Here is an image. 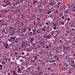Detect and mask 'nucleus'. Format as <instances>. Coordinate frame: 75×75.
<instances>
[{"label":"nucleus","instance_id":"nucleus-1","mask_svg":"<svg viewBox=\"0 0 75 75\" xmlns=\"http://www.w3.org/2000/svg\"><path fill=\"white\" fill-rule=\"evenodd\" d=\"M16 38V36H14V37L12 36L10 37V39H11V40H13V42H14L15 41V42L16 43H18V41L17 40H15Z\"/></svg>","mask_w":75,"mask_h":75},{"label":"nucleus","instance_id":"nucleus-2","mask_svg":"<svg viewBox=\"0 0 75 75\" xmlns=\"http://www.w3.org/2000/svg\"><path fill=\"white\" fill-rule=\"evenodd\" d=\"M32 31H33V33L32 32H29V35L30 36V35H35V30L34 29H33Z\"/></svg>","mask_w":75,"mask_h":75},{"label":"nucleus","instance_id":"nucleus-3","mask_svg":"<svg viewBox=\"0 0 75 75\" xmlns=\"http://www.w3.org/2000/svg\"><path fill=\"white\" fill-rule=\"evenodd\" d=\"M18 4V3L17 2V1L15 2V3H13V6L14 7H17V5Z\"/></svg>","mask_w":75,"mask_h":75},{"label":"nucleus","instance_id":"nucleus-4","mask_svg":"<svg viewBox=\"0 0 75 75\" xmlns=\"http://www.w3.org/2000/svg\"><path fill=\"white\" fill-rule=\"evenodd\" d=\"M44 38L45 40H48V39H50V35H44Z\"/></svg>","mask_w":75,"mask_h":75},{"label":"nucleus","instance_id":"nucleus-5","mask_svg":"<svg viewBox=\"0 0 75 75\" xmlns=\"http://www.w3.org/2000/svg\"><path fill=\"white\" fill-rule=\"evenodd\" d=\"M41 69H42V68L40 66H38V67H37L36 68V69L38 71H39L40 70H41Z\"/></svg>","mask_w":75,"mask_h":75},{"label":"nucleus","instance_id":"nucleus-6","mask_svg":"<svg viewBox=\"0 0 75 75\" xmlns=\"http://www.w3.org/2000/svg\"><path fill=\"white\" fill-rule=\"evenodd\" d=\"M69 50H65L64 51V52L65 54H68L69 53Z\"/></svg>","mask_w":75,"mask_h":75},{"label":"nucleus","instance_id":"nucleus-7","mask_svg":"<svg viewBox=\"0 0 75 75\" xmlns=\"http://www.w3.org/2000/svg\"><path fill=\"white\" fill-rule=\"evenodd\" d=\"M34 41V38H30V42H33Z\"/></svg>","mask_w":75,"mask_h":75},{"label":"nucleus","instance_id":"nucleus-8","mask_svg":"<svg viewBox=\"0 0 75 75\" xmlns=\"http://www.w3.org/2000/svg\"><path fill=\"white\" fill-rule=\"evenodd\" d=\"M52 31V28L50 27L49 28H48L47 32L48 33L49 32H50V31Z\"/></svg>","mask_w":75,"mask_h":75},{"label":"nucleus","instance_id":"nucleus-9","mask_svg":"<svg viewBox=\"0 0 75 75\" xmlns=\"http://www.w3.org/2000/svg\"><path fill=\"white\" fill-rule=\"evenodd\" d=\"M54 51V48H53L52 49L50 50V53H52V52H53Z\"/></svg>","mask_w":75,"mask_h":75},{"label":"nucleus","instance_id":"nucleus-10","mask_svg":"<svg viewBox=\"0 0 75 75\" xmlns=\"http://www.w3.org/2000/svg\"><path fill=\"white\" fill-rule=\"evenodd\" d=\"M74 24H75V23H71V25L70 26V27H73Z\"/></svg>","mask_w":75,"mask_h":75},{"label":"nucleus","instance_id":"nucleus-11","mask_svg":"<svg viewBox=\"0 0 75 75\" xmlns=\"http://www.w3.org/2000/svg\"><path fill=\"white\" fill-rule=\"evenodd\" d=\"M18 73H21V70L19 68L18 69Z\"/></svg>","mask_w":75,"mask_h":75},{"label":"nucleus","instance_id":"nucleus-12","mask_svg":"<svg viewBox=\"0 0 75 75\" xmlns=\"http://www.w3.org/2000/svg\"><path fill=\"white\" fill-rule=\"evenodd\" d=\"M49 47H50V48H51V47L52 46V43H50V44L49 45Z\"/></svg>","mask_w":75,"mask_h":75},{"label":"nucleus","instance_id":"nucleus-13","mask_svg":"<svg viewBox=\"0 0 75 75\" xmlns=\"http://www.w3.org/2000/svg\"><path fill=\"white\" fill-rule=\"evenodd\" d=\"M71 20V19H70V18H67L66 19V21H67H67H70V20Z\"/></svg>","mask_w":75,"mask_h":75},{"label":"nucleus","instance_id":"nucleus-14","mask_svg":"<svg viewBox=\"0 0 75 75\" xmlns=\"http://www.w3.org/2000/svg\"><path fill=\"white\" fill-rule=\"evenodd\" d=\"M55 52H56V53L59 52V49H57L56 50H55Z\"/></svg>","mask_w":75,"mask_h":75},{"label":"nucleus","instance_id":"nucleus-15","mask_svg":"<svg viewBox=\"0 0 75 75\" xmlns=\"http://www.w3.org/2000/svg\"><path fill=\"white\" fill-rule=\"evenodd\" d=\"M6 6H8L9 5V1H7L6 2Z\"/></svg>","mask_w":75,"mask_h":75},{"label":"nucleus","instance_id":"nucleus-16","mask_svg":"<svg viewBox=\"0 0 75 75\" xmlns=\"http://www.w3.org/2000/svg\"><path fill=\"white\" fill-rule=\"evenodd\" d=\"M15 33L16 32H12L11 34H10V35H14V34H15Z\"/></svg>","mask_w":75,"mask_h":75},{"label":"nucleus","instance_id":"nucleus-17","mask_svg":"<svg viewBox=\"0 0 75 75\" xmlns=\"http://www.w3.org/2000/svg\"><path fill=\"white\" fill-rule=\"evenodd\" d=\"M17 11L16 10H13V13H16Z\"/></svg>","mask_w":75,"mask_h":75},{"label":"nucleus","instance_id":"nucleus-18","mask_svg":"<svg viewBox=\"0 0 75 75\" xmlns=\"http://www.w3.org/2000/svg\"><path fill=\"white\" fill-rule=\"evenodd\" d=\"M57 32V31L56 30V31H52V32H51L52 35L54 34V32Z\"/></svg>","mask_w":75,"mask_h":75},{"label":"nucleus","instance_id":"nucleus-19","mask_svg":"<svg viewBox=\"0 0 75 75\" xmlns=\"http://www.w3.org/2000/svg\"><path fill=\"white\" fill-rule=\"evenodd\" d=\"M46 48L47 49H50L51 48L50 47H49V46H46Z\"/></svg>","mask_w":75,"mask_h":75},{"label":"nucleus","instance_id":"nucleus-20","mask_svg":"<svg viewBox=\"0 0 75 75\" xmlns=\"http://www.w3.org/2000/svg\"><path fill=\"white\" fill-rule=\"evenodd\" d=\"M18 48H19V50H20L21 49V48H22V47H21V45H19Z\"/></svg>","mask_w":75,"mask_h":75},{"label":"nucleus","instance_id":"nucleus-21","mask_svg":"<svg viewBox=\"0 0 75 75\" xmlns=\"http://www.w3.org/2000/svg\"><path fill=\"white\" fill-rule=\"evenodd\" d=\"M30 69H32V71H33V69H34V67L33 66H30Z\"/></svg>","mask_w":75,"mask_h":75},{"label":"nucleus","instance_id":"nucleus-22","mask_svg":"<svg viewBox=\"0 0 75 75\" xmlns=\"http://www.w3.org/2000/svg\"><path fill=\"white\" fill-rule=\"evenodd\" d=\"M23 33H25V32H26V29L25 28L23 29Z\"/></svg>","mask_w":75,"mask_h":75},{"label":"nucleus","instance_id":"nucleus-23","mask_svg":"<svg viewBox=\"0 0 75 75\" xmlns=\"http://www.w3.org/2000/svg\"><path fill=\"white\" fill-rule=\"evenodd\" d=\"M2 67H3V65H2L1 64H0V67L1 68H0V70H2Z\"/></svg>","mask_w":75,"mask_h":75},{"label":"nucleus","instance_id":"nucleus-24","mask_svg":"<svg viewBox=\"0 0 75 75\" xmlns=\"http://www.w3.org/2000/svg\"><path fill=\"white\" fill-rule=\"evenodd\" d=\"M41 29L42 31L44 32L45 31V28H41Z\"/></svg>","mask_w":75,"mask_h":75},{"label":"nucleus","instance_id":"nucleus-25","mask_svg":"<svg viewBox=\"0 0 75 75\" xmlns=\"http://www.w3.org/2000/svg\"><path fill=\"white\" fill-rule=\"evenodd\" d=\"M38 48H41V46L39 45H37Z\"/></svg>","mask_w":75,"mask_h":75},{"label":"nucleus","instance_id":"nucleus-26","mask_svg":"<svg viewBox=\"0 0 75 75\" xmlns=\"http://www.w3.org/2000/svg\"><path fill=\"white\" fill-rule=\"evenodd\" d=\"M21 18L22 19H23V18L24 17V15H21Z\"/></svg>","mask_w":75,"mask_h":75},{"label":"nucleus","instance_id":"nucleus-27","mask_svg":"<svg viewBox=\"0 0 75 75\" xmlns=\"http://www.w3.org/2000/svg\"><path fill=\"white\" fill-rule=\"evenodd\" d=\"M5 48L6 49H8V48H10V47H8L7 46H5Z\"/></svg>","mask_w":75,"mask_h":75},{"label":"nucleus","instance_id":"nucleus-28","mask_svg":"<svg viewBox=\"0 0 75 75\" xmlns=\"http://www.w3.org/2000/svg\"><path fill=\"white\" fill-rule=\"evenodd\" d=\"M75 62V61L74 60H73L72 62H71V64H74V63Z\"/></svg>","mask_w":75,"mask_h":75},{"label":"nucleus","instance_id":"nucleus-29","mask_svg":"<svg viewBox=\"0 0 75 75\" xmlns=\"http://www.w3.org/2000/svg\"><path fill=\"white\" fill-rule=\"evenodd\" d=\"M71 67H75V64H74L73 65H72V64H71Z\"/></svg>","mask_w":75,"mask_h":75},{"label":"nucleus","instance_id":"nucleus-30","mask_svg":"<svg viewBox=\"0 0 75 75\" xmlns=\"http://www.w3.org/2000/svg\"><path fill=\"white\" fill-rule=\"evenodd\" d=\"M5 64H6V62H2V65H5Z\"/></svg>","mask_w":75,"mask_h":75},{"label":"nucleus","instance_id":"nucleus-31","mask_svg":"<svg viewBox=\"0 0 75 75\" xmlns=\"http://www.w3.org/2000/svg\"><path fill=\"white\" fill-rule=\"evenodd\" d=\"M62 42V40H57V42Z\"/></svg>","mask_w":75,"mask_h":75},{"label":"nucleus","instance_id":"nucleus-32","mask_svg":"<svg viewBox=\"0 0 75 75\" xmlns=\"http://www.w3.org/2000/svg\"><path fill=\"white\" fill-rule=\"evenodd\" d=\"M39 61L40 62H43V60H39Z\"/></svg>","mask_w":75,"mask_h":75},{"label":"nucleus","instance_id":"nucleus-33","mask_svg":"<svg viewBox=\"0 0 75 75\" xmlns=\"http://www.w3.org/2000/svg\"><path fill=\"white\" fill-rule=\"evenodd\" d=\"M49 42V41L45 40V44H46V43H47V42Z\"/></svg>","mask_w":75,"mask_h":75},{"label":"nucleus","instance_id":"nucleus-34","mask_svg":"<svg viewBox=\"0 0 75 75\" xmlns=\"http://www.w3.org/2000/svg\"><path fill=\"white\" fill-rule=\"evenodd\" d=\"M4 12L5 13H8V11H7V10H5V11H4Z\"/></svg>","mask_w":75,"mask_h":75},{"label":"nucleus","instance_id":"nucleus-35","mask_svg":"<svg viewBox=\"0 0 75 75\" xmlns=\"http://www.w3.org/2000/svg\"><path fill=\"white\" fill-rule=\"evenodd\" d=\"M13 74H14V75H16V71L14 70H13Z\"/></svg>","mask_w":75,"mask_h":75},{"label":"nucleus","instance_id":"nucleus-36","mask_svg":"<svg viewBox=\"0 0 75 75\" xmlns=\"http://www.w3.org/2000/svg\"><path fill=\"white\" fill-rule=\"evenodd\" d=\"M27 30H28L29 31H31V29L30 28H28L27 29Z\"/></svg>","mask_w":75,"mask_h":75},{"label":"nucleus","instance_id":"nucleus-37","mask_svg":"<svg viewBox=\"0 0 75 75\" xmlns=\"http://www.w3.org/2000/svg\"><path fill=\"white\" fill-rule=\"evenodd\" d=\"M12 39H8V40L9 41H10V42H11V41H13V40H12Z\"/></svg>","mask_w":75,"mask_h":75},{"label":"nucleus","instance_id":"nucleus-38","mask_svg":"<svg viewBox=\"0 0 75 75\" xmlns=\"http://www.w3.org/2000/svg\"><path fill=\"white\" fill-rule=\"evenodd\" d=\"M55 12H56V13H58L59 14V12L57 10H56Z\"/></svg>","mask_w":75,"mask_h":75},{"label":"nucleus","instance_id":"nucleus-39","mask_svg":"<svg viewBox=\"0 0 75 75\" xmlns=\"http://www.w3.org/2000/svg\"><path fill=\"white\" fill-rule=\"evenodd\" d=\"M57 25H55L54 27V30H56V28H57Z\"/></svg>","mask_w":75,"mask_h":75},{"label":"nucleus","instance_id":"nucleus-40","mask_svg":"<svg viewBox=\"0 0 75 75\" xmlns=\"http://www.w3.org/2000/svg\"><path fill=\"white\" fill-rule=\"evenodd\" d=\"M45 44V41H44L43 42H42V43L40 44L41 45V44Z\"/></svg>","mask_w":75,"mask_h":75},{"label":"nucleus","instance_id":"nucleus-41","mask_svg":"<svg viewBox=\"0 0 75 75\" xmlns=\"http://www.w3.org/2000/svg\"><path fill=\"white\" fill-rule=\"evenodd\" d=\"M17 2L18 3V4H21V2H19L18 1H17Z\"/></svg>","mask_w":75,"mask_h":75},{"label":"nucleus","instance_id":"nucleus-42","mask_svg":"<svg viewBox=\"0 0 75 75\" xmlns=\"http://www.w3.org/2000/svg\"><path fill=\"white\" fill-rule=\"evenodd\" d=\"M66 13H68V11L67 10H66V11L64 12V14H65Z\"/></svg>","mask_w":75,"mask_h":75},{"label":"nucleus","instance_id":"nucleus-43","mask_svg":"<svg viewBox=\"0 0 75 75\" xmlns=\"http://www.w3.org/2000/svg\"><path fill=\"white\" fill-rule=\"evenodd\" d=\"M9 28L10 29H13V27H12V26H11V27H9Z\"/></svg>","mask_w":75,"mask_h":75},{"label":"nucleus","instance_id":"nucleus-44","mask_svg":"<svg viewBox=\"0 0 75 75\" xmlns=\"http://www.w3.org/2000/svg\"><path fill=\"white\" fill-rule=\"evenodd\" d=\"M35 3H36V1H34L33 2V4H35Z\"/></svg>","mask_w":75,"mask_h":75},{"label":"nucleus","instance_id":"nucleus-45","mask_svg":"<svg viewBox=\"0 0 75 75\" xmlns=\"http://www.w3.org/2000/svg\"><path fill=\"white\" fill-rule=\"evenodd\" d=\"M34 58H35L37 59H38V57H37V56H34Z\"/></svg>","mask_w":75,"mask_h":75},{"label":"nucleus","instance_id":"nucleus-46","mask_svg":"<svg viewBox=\"0 0 75 75\" xmlns=\"http://www.w3.org/2000/svg\"><path fill=\"white\" fill-rule=\"evenodd\" d=\"M21 70H23V69H24V67H22L21 68Z\"/></svg>","mask_w":75,"mask_h":75},{"label":"nucleus","instance_id":"nucleus-47","mask_svg":"<svg viewBox=\"0 0 75 75\" xmlns=\"http://www.w3.org/2000/svg\"><path fill=\"white\" fill-rule=\"evenodd\" d=\"M53 38H54V39H56V38H57V35H56L55 36H54Z\"/></svg>","mask_w":75,"mask_h":75},{"label":"nucleus","instance_id":"nucleus-48","mask_svg":"<svg viewBox=\"0 0 75 75\" xmlns=\"http://www.w3.org/2000/svg\"><path fill=\"white\" fill-rule=\"evenodd\" d=\"M30 54H29V53H28L26 55V56H29Z\"/></svg>","mask_w":75,"mask_h":75},{"label":"nucleus","instance_id":"nucleus-49","mask_svg":"<svg viewBox=\"0 0 75 75\" xmlns=\"http://www.w3.org/2000/svg\"><path fill=\"white\" fill-rule=\"evenodd\" d=\"M53 4L51 3H50V4H51V6H54V5H53Z\"/></svg>","mask_w":75,"mask_h":75},{"label":"nucleus","instance_id":"nucleus-50","mask_svg":"<svg viewBox=\"0 0 75 75\" xmlns=\"http://www.w3.org/2000/svg\"><path fill=\"white\" fill-rule=\"evenodd\" d=\"M28 21H27V20H26V21H24V23H27V22H28Z\"/></svg>","mask_w":75,"mask_h":75},{"label":"nucleus","instance_id":"nucleus-51","mask_svg":"<svg viewBox=\"0 0 75 75\" xmlns=\"http://www.w3.org/2000/svg\"><path fill=\"white\" fill-rule=\"evenodd\" d=\"M60 23L61 24H62V25H64V23H63V22H60Z\"/></svg>","mask_w":75,"mask_h":75},{"label":"nucleus","instance_id":"nucleus-52","mask_svg":"<svg viewBox=\"0 0 75 75\" xmlns=\"http://www.w3.org/2000/svg\"><path fill=\"white\" fill-rule=\"evenodd\" d=\"M70 42H67L66 43V45H68L69 44Z\"/></svg>","mask_w":75,"mask_h":75},{"label":"nucleus","instance_id":"nucleus-53","mask_svg":"<svg viewBox=\"0 0 75 75\" xmlns=\"http://www.w3.org/2000/svg\"><path fill=\"white\" fill-rule=\"evenodd\" d=\"M37 19H38V20H41V19H40V18L37 17Z\"/></svg>","mask_w":75,"mask_h":75},{"label":"nucleus","instance_id":"nucleus-54","mask_svg":"<svg viewBox=\"0 0 75 75\" xmlns=\"http://www.w3.org/2000/svg\"><path fill=\"white\" fill-rule=\"evenodd\" d=\"M48 70H51V69L50 68V67H48Z\"/></svg>","mask_w":75,"mask_h":75},{"label":"nucleus","instance_id":"nucleus-55","mask_svg":"<svg viewBox=\"0 0 75 75\" xmlns=\"http://www.w3.org/2000/svg\"><path fill=\"white\" fill-rule=\"evenodd\" d=\"M41 75V73H40L39 74L37 73L36 74V75Z\"/></svg>","mask_w":75,"mask_h":75},{"label":"nucleus","instance_id":"nucleus-56","mask_svg":"<svg viewBox=\"0 0 75 75\" xmlns=\"http://www.w3.org/2000/svg\"><path fill=\"white\" fill-rule=\"evenodd\" d=\"M66 33H67V34H69V31L68 30H66Z\"/></svg>","mask_w":75,"mask_h":75},{"label":"nucleus","instance_id":"nucleus-57","mask_svg":"<svg viewBox=\"0 0 75 75\" xmlns=\"http://www.w3.org/2000/svg\"><path fill=\"white\" fill-rule=\"evenodd\" d=\"M27 69H28V70H30V69H31L30 68V67H28V68H27Z\"/></svg>","mask_w":75,"mask_h":75},{"label":"nucleus","instance_id":"nucleus-58","mask_svg":"<svg viewBox=\"0 0 75 75\" xmlns=\"http://www.w3.org/2000/svg\"><path fill=\"white\" fill-rule=\"evenodd\" d=\"M8 43H6V45H5V46H8Z\"/></svg>","mask_w":75,"mask_h":75},{"label":"nucleus","instance_id":"nucleus-59","mask_svg":"<svg viewBox=\"0 0 75 75\" xmlns=\"http://www.w3.org/2000/svg\"><path fill=\"white\" fill-rule=\"evenodd\" d=\"M20 61H21V62H23V61H24V60H23V59H20Z\"/></svg>","mask_w":75,"mask_h":75},{"label":"nucleus","instance_id":"nucleus-60","mask_svg":"<svg viewBox=\"0 0 75 75\" xmlns=\"http://www.w3.org/2000/svg\"><path fill=\"white\" fill-rule=\"evenodd\" d=\"M55 62V60H54V61L52 60L51 61V62Z\"/></svg>","mask_w":75,"mask_h":75},{"label":"nucleus","instance_id":"nucleus-61","mask_svg":"<svg viewBox=\"0 0 75 75\" xmlns=\"http://www.w3.org/2000/svg\"><path fill=\"white\" fill-rule=\"evenodd\" d=\"M48 12H49V14H50V13H51V11H48Z\"/></svg>","mask_w":75,"mask_h":75},{"label":"nucleus","instance_id":"nucleus-62","mask_svg":"<svg viewBox=\"0 0 75 75\" xmlns=\"http://www.w3.org/2000/svg\"><path fill=\"white\" fill-rule=\"evenodd\" d=\"M3 6H4V7H6L7 6L6 5H5L4 4H3Z\"/></svg>","mask_w":75,"mask_h":75},{"label":"nucleus","instance_id":"nucleus-63","mask_svg":"<svg viewBox=\"0 0 75 75\" xmlns=\"http://www.w3.org/2000/svg\"><path fill=\"white\" fill-rule=\"evenodd\" d=\"M64 34H65V36H68V34L66 33H64Z\"/></svg>","mask_w":75,"mask_h":75},{"label":"nucleus","instance_id":"nucleus-64","mask_svg":"<svg viewBox=\"0 0 75 75\" xmlns=\"http://www.w3.org/2000/svg\"><path fill=\"white\" fill-rule=\"evenodd\" d=\"M39 11H40V13H42V11H41V10H39Z\"/></svg>","mask_w":75,"mask_h":75}]
</instances>
